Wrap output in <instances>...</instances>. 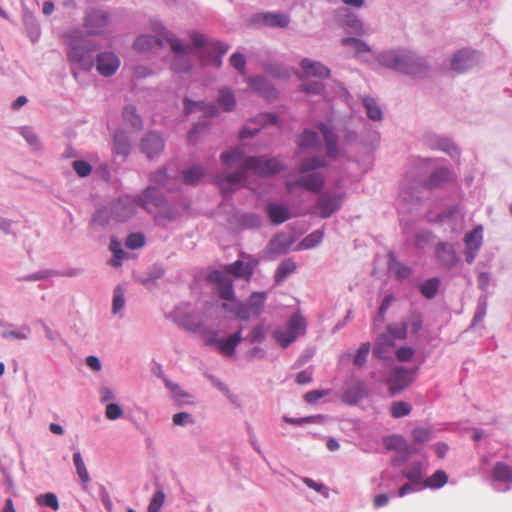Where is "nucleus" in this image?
Returning a JSON list of instances; mask_svg holds the SVG:
<instances>
[{"label": "nucleus", "mask_w": 512, "mask_h": 512, "mask_svg": "<svg viewBox=\"0 0 512 512\" xmlns=\"http://www.w3.org/2000/svg\"><path fill=\"white\" fill-rule=\"evenodd\" d=\"M67 39V59L71 66V73L78 78L79 71L89 72L95 65L94 53L98 50L95 41L86 37L85 33L73 28L65 33Z\"/></svg>", "instance_id": "1"}, {"label": "nucleus", "mask_w": 512, "mask_h": 512, "mask_svg": "<svg viewBox=\"0 0 512 512\" xmlns=\"http://www.w3.org/2000/svg\"><path fill=\"white\" fill-rule=\"evenodd\" d=\"M377 62L383 67L407 75H419L428 68L425 58L406 48L383 51L377 56Z\"/></svg>", "instance_id": "2"}, {"label": "nucleus", "mask_w": 512, "mask_h": 512, "mask_svg": "<svg viewBox=\"0 0 512 512\" xmlns=\"http://www.w3.org/2000/svg\"><path fill=\"white\" fill-rule=\"evenodd\" d=\"M328 166L329 161L324 156L314 155L303 158L297 167V172L300 174L296 179L297 187L320 193L325 186V176L318 170Z\"/></svg>", "instance_id": "3"}, {"label": "nucleus", "mask_w": 512, "mask_h": 512, "mask_svg": "<svg viewBox=\"0 0 512 512\" xmlns=\"http://www.w3.org/2000/svg\"><path fill=\"white\" fill-rule=\"evenodd\" d=\"M265 302V292H253L247 302L223 303L222 308L232 313L235 318L248 321L251 318H258L262 314Z\"/></svg>", "instance_id": "4"}, {"label": "nucleus", "mask_w": 512, "mask_h": 512, "mask_svg": "<svg viewBox=\"0 0 512 512\" xmlns=\"http://www.w3.org/2000/svg\"><path fill=\"white\" fill-rule=\"evenodd\" d=\"M340 187L341 180H338L335 183V189H327L320 192L316 202V208L322 219L330 218L342 208L346 193L339 190Z\"/></svg>", "instance_id": "5"}, {"label": "nucleus", "mask_w": 512, "mask_h": 512, "mask_svg": "<svg viewBox=\"0 0 512 512\" xmlns=\"http://www.w3.org/2000/svg\"><path fill=\"white\" fill-rule=\"evenodd\" d=\"M161 28L162 33H160V35L165 38V42L169 44L171 50L175 54L171 63L172 69L176 72L189 71L192 68V61L188 48L180 39L172 36L165 27Z\"/></svg>", "instance_id": "6"}, {"label": "nucleus", "mask_w": 512, "mask_h": 512, "mask_svg": "<svg viewBox=\"0 0 512 512\" xmlns=\"http://www.w3.org/2000/svg\"><path fill=\"white\" fill-rule=\"evenodd\" d=\"M244 169H250L258 176L267 177L284 171L286 166L278 157L249 156L244 158Z\"/></svg>", "instance_id": "7"}, {"label": "nucleus", "mask_w": 512, "mask_h": 512, "mask_svg": "<svg viewBox=\"0 0 512 512\" xmlns=\"http://www.w3.org/2000/svg\"><path fill=\"white\" fill-rule=\"evenodd\" d=\"M111 19L109 14L98 8H89L85 11L83 27L90 36H104L108 33Z\"/></svg>", "instance_id": "8"}, {"label": "nucleus", "mask_w": 512, "mask_h": 512, "mask_svg": "<svg viewBox=\"0 0 512 512\" xmlns=\"http://www.w3.org/2000/svg\"><path fill=\"white\" fill-rule=\"evenodd\" d=\"M305 330V319L300 314L295 313L291 316L287 328L275 330L273 337L281 347L287 348L297 339L298 335L303 334Z\"/></svg>", "instance_id": "9"}, {"label": "nucleus", "mask_w": 512, "mask_h": 512, "mask_svg": "<svg viewBox=\"0 0 512 512\" xmlns=\"http://www.w3.org/2000/svg\"><path fill=\"white\" fill-rule=\"evenodd\" d=\"M418 370L419 367L409 369L403 366H395L387 379L391 394L395 395L407 388L413 382Z\"/></svg>", "instance_id": "10"}, {"label": "nucleus", "mask_w": 512, "mask_h": 512, "mask_svg": "<svg viewBox=\"0 0 512 512\" xmlns=\"http://www.w3.org/2000/svg\"><path fill=\"white\" fill-rule=\"evenodd\" d=\"M229 50V45L222 41H214L203 51H196L197 56L204 66H211L219 69L222 66V57Z\"/></svg>", "instance_id": "11"}, {"label": "nucleus", "mask_w": 512, "mask_h": 512, "mask_svg": "<svg viewBox=\"0 0 512 512\" xmlns=\"http://www.w3.org/2000/svg\"><path fill=\"white\" fill-rule=\"evenodd\" d=\"M207 281L215 285L221 299L231 302L234 301L235 292L232 279L221 271L214 270L208 274Z\"/></svg>", "instance_id": "12"}, {"label": "nucleus", "mask_w": 512, "mask_h": 512, "mask_svg": "<svg viewBox=\"0 0 512 512\" xmlns=\"http://www.w3.org/2000/svg\"><path fill=\"white\" fill-rule=\"evenodd\" d=\"M247 170L244 169L243 163L241 169L227 175L217 174L214 176L213 181L220 187L224 196H229L236 190L239 183L246 178Z\"/></svg>", "instance_id": "13"}, {"label": "nucleus", "mask_w": 512, "mask_h": 512, "mask_svg": "<svg viewBox=\"0 0 512 512\" xmlns=\"http://www.w3.org/2000/svg\"><path fill=\"white\" fill-rule=\"evenodd\" d=\"M164 147L165 142L162 135L155 131L146 133L139 144L140 151L150 160L161 154Z\"/></svg>", "instance_id": "14"}, {"label": "nucleus", "mask_w": 512, "mask_h": 512, "mask_svg": "<svg viewBox=\"0 0 512 512\" xmlns=\"http://www.w3.org/2000/svg\"><path fill=\"white\" fill-rule=\"evenodd\" d=\"M480 61L476 51L469 49L459 50L451 59V69L458 73L466 72L475 67Z\"/></svg>", "instance_id": "15"}, {"label": "nucleus", "mask_w": 512, "mask_h": 512, "mask_svg": "<svg viewBox=\"0 0 512 512\" xmlns=\"http://www.w3.org/2000/svg\"><path fill=\"white\" fill-rule=\"evenodd\" d=\"M95 64L101 76L110 77L117 72L120 66V59L114 52L102 51L97 54Z\"/></svg>", "instance_id": "16"}, {"label": "nucleus", "mask_w": 512, "mask_h": 512, "mask_svg": "<svg viewBox=\"0 0 512 512\" xmlns=\"http://www.w3.org/2000/svg\"><path fill=\"white\" fill-rule=\"evenodd\" d=\"M435 256L438 265L446 270L454 268L458 262V257L453 245L447 242H439L437 244Z\"/></svg>", "instance_id": "17"}, {"label": "nucleus", "mask_w": 512, "mask_h": 512, "mask_svg": "<svg viewBox=\"0 0 512 512\" xmlns=\"http://www.w3.org/2000/svg\"><path fill=\"white\" fill-rule=\"evenodd\" d=\"M367 395L368 389L365 383L360 379H354L342 392L341 400L345 404L356 405Z\"/></svg>", "instance_id": "18"}, {"label": "nucleus", "mask_w": 512, "mask_h": 512, "mask_svg": "<svg viewBox=\"0 0 512 512\" xmlns=\"http://www.w3.org/2000/svg\"><path fill=\"white\" fill-rule=\"evenodd\" d=\"M165 202L164 195L152 186L147 187L137 200L138 205L148 212H153L154 209L162 207Z\"/></svg>", "instance_id": "19"}, {"label": "nucleus", "mask_w": 512, "mask_h": 512, "mask_svg": "<svg viewBox=\"0 0 512 512\" xmlns=\"http://www.w3.org/2000/svg\"><path fill=\"white\" fill-rule=\"evenodd\" d=\"M137 201L130 199H118L111 204L112 217L118 221L124 222L136 213Z\"/></svg>", "instance_id": "20"}, {"label": "nucleus", "mask_w": 512, "mask_h": 512, "mask_svg": "<svg viewBox=\"0 0 512 512\" xmlns=\"http://www.w3.org/2000/svg\"><path fill=\"white\" fill-rule=\"evenodd\" d=\"M252 21L268 27L286 28L290 23V18L283 13L264 12L255 14Z\"/></svg>", "instance_id": "21"}, {"label": "nucleus", "mask_w": 512, "mask_h": 512, "mask_svg": "<svg viewBox=\"0 0 512 512\" xmlns=\"http://www.w3.org/2000/svg\"><path fill=\"white\" fill-rule=\"evenodd\" d=\"M3 330L1 337L6 340H28L31 336L32 330L28 324L14 325L12 323H1Z\"/></svg>", "instance_id": "22"}, {"label": "nucleus", "mask_w": 512, "mask_h": 512, "mask_svg": "<svg viewBox=\"0 0 512 512\" xmlns=\"http://www.w3.org/2000/svg\"><path fill=\"white\" fill-rule=\"evenodd\" d=\"M302 70L310 77L327 79L330 76V69L321 62L304 58L300 62Z\"/></svg>", "instance_id": "23"}, {"label": "nucleus", "mask_w": 512, "mask_h": 512, "mask_svg": "<svg viewBox=\"0 0 512 512\" xmlns=\"http://www.w3.org/2000/svg\"><path fill=\"white\" fill-rule=\"evenodd\" d=\"M394 337L387 333L380 334L375 340L373 355L379 359H387L389 350L394 347Z\"/></svg>", "instance_id": "24"}, {"label": "nucleus", "mask_w": 512, "mask_h": 512, "mask_svg": "<svg viewBox=\"0 0 512 512\" xmlns=\"http://www.w3.org/2000/svg\"><path fill=\"white\" fill-rule=\"evenodd\" d=\"M250 87L262 94L265 98L271 100L277 97V92L273 85L263 76H255L249 80Z\"/></svg>", "instance_id": "25"}, {"label": "nucleus", "mask_w": 512, "mask_h": 512, "mask_svg": "<svg viewBox=\"0 0 512 512\" xmlns=\"http://www.w3.org/2000/svg\"><path fill=\"white\" fill-rule=\"evenodd\" d=\"M113 152L126 159L131 152V142L124 130H117L113 136Z\"/></svg>", "instance_id": "26"}, {"label": "nucleus", "mask_w": 512, "mask_h": 512, "mask_svg": "<svg viewBox=\"0 0 512 512\" xmlns=\"http://www.w3.org/2000/svg\"><path fill=\"white\" fill-rule=\"evenodd\" d=\"M387 258L388 270L393 273L398 280H404L410 277L412 270L407 265L400 262L394 252L390 251Z\"/></svg>", "instance_id": "27"}, {"label": "nucleus", "mask_w": 512, "mask_h": 512, "mask_svg": "<svg viewBox=\"0 0 512 512\" xmlns=\"http://www.w3.org/2000/svg\"><path fill=\"white\" fill-rule=\"evenodd\" d=\"M161 27L164 26L162 24H158V26L156 27V31L160 37L159 39H156L155 37L150 35H141L135 40L133 45L134 48L139 51H146L153 48L155 45L162 46L163 41H165V38L162 35H160V33H162Z\"/></svg>", "instance_id": "28"}, {"label": "nucleus", "mask_w": 512, "mask_h": 512, "mask_svg": "<svg viewBox=\"0 0 512 512\" xmlns=\"http://www.w3.org/2000/svg\"><path fill=\"white\" fill-rule=\"evenodd\" d=\"M343 25L346 31L350 34H356L359 36L369 34V30L365 28L361 19L351 11H348L346 14Z\"/></svg>", "instance_id": "29"}, {"label": "nucleus", "mask_w": 512, "mask_h": 512, "mask_svg": "<svg viewBox=\"0 0 512 512\" xmlns=\"http://www.w3.org/2000/svg\"><path fill=\"white\" fill-rule=\"evenodd\" d=\"M242 327L232 333L228 338L221 339L219 351L224 356H232L235 353L237 345L243 340Z\"/></svg>", "instance_id": "30"}, {"label": "nucleus", "mask_w": 512, "mask_h": 512, "mask_svg": "<svg viewBox=\"0 0 512 512\" xmlns=\"http://www.w3.org/2000/svg\"><path fill=\"white\" fill-rule=\"evenodd\" d=\"M270 221L274 225H280L290 218V213L287 207L279 204L270 203L266 208Z\"/></svg>", "instance_id": "31"}, {"label": "nucleus", "mask_w": 512, "mask_h": 512, "mask_svg": "<svg viewBox=\"0 0 512 512\" xmlns=\"http://www.w3.org/2000/svg\"><path fill=\"white\" fill-rule=\"evenodd\" d=\"M298 145L303 150H305V149H320L321 148V142H320L317 132L310 130V129H305L301 133V135L299 137Z\"/></svg>", "instance_id": "32"}, {"label": "nucleus", "mask_w": 512, "mask_h": 512, "mask_svg": "<svg viewBox=\"0 0 512 512\" xmlns=\"http://www.w3.org/2000/svg\"><path fill=\"white\" fill-rule=\"evenodd\" d=\"M296 263L288 258L283 260L277 267L274 275V281L276 284H281L285 279L296 271Z\"/></svg>", "instance_id": "33"}, {"label": "nucleus", "mask_w": 512, "mask_h": 512, "mask_svg": "<svg viewBox=\"0 0 512 512\" xmlns=\"http://www.w3.org/2000/svg\"><path fill=\"white\" fill-rule=\"evenodd\" d=\"M109 215L104 208L97 209L89 223L91 233H97L99 229H105L109 224Z\"/></svg>", "instance_id": "34"}, {"label": "nucleus", "mask_w": 512, "mask_h": 512, "mask_svg": "<svg viewBox=\"0 0 512 512\" xmlns=\"http://www.w3.org/2000/svg\"><path fill=\"white\" fill-rule=\"evenodd\" d=\"M226 271L236 278L249 279L252 276V268L249 264L244 263L242 260H236L226 267Z\"/></svg>", "instance_id": "35"}, {"label": "nucleus", "mask_w": 512, "mask_h": 512, "mask_svg": "<svg viewBox=\"0 0 512 512\" xmlns=\"http://www.w3.org/2000/svg\"><path fill=\"white\" fill-rule=\"evenodd\" d=\"M492 479L497 482H512V468L505 462H497L492 470Z\"/></svg>", "instance_id": "36"}, {"label": "nucleus", "mask_w": 512, "mask_h": 512, "mask_svg": "<svg viewBox=\"0 0 512 512\" xmlns=\"http://www.w3.org/2000/svg\"><path fill=\"white\" fill-rule=\"evenodd\" d=\"M402 475L412 484H421L423 481V464L420 461L413 462L408 469L402 471Z\"/></svg>", "instance_id": "37"}, {"label": "nucleus", "mask_w": 512, "mask_h": 512, "mask_svg": "<svg viewBox=\"0 0 512 512\" xmlns=\"http://www.w3.org/2000/svg\"><path fill=\"white\" fill-rule=\"evenodd\" d=\"M363 106L366 109L367 117L372 121H380L383 117L382 110L376 100L371 96L363 98Z\"/></svg>", "instance_id": "38"}, {"label": "nucleus", "mask_w": 512, "mask_h": 512, "mask_svg": "<svg viewBox=\"0 0 512 512\" xmlns=\"http://www.w3.org/2000/svg\"><path fill=\"white\" fill-rule=\"evenodd\" d=\"M450 171L442 167L434 171L427 179L426 185L430 188H437L444 185L449 180Z\"/></svg>", "instance_id": "39"}, {"label": "nucleus", "mask_w": 512, "mask_h": 512, "mask_svg": "<svg viewBox=\"0 0 512 512\" xmlns=\"http://www.w3.org/2000/svg\"><path fill=\"white\" fill-rule=\"evenodd\" d=\"M292 243L293 240L278 235L269 242V250L275 255L285 254Z\"/></svg>", "instance_id": "40"}, {"label": "nucleus", "mask_w": 512, "mask_h": 512, "mask_svg": "<svg viewBox=\"0 0 512 512\" xmlns=\"http://www.w3.org/2000/svg\"><path fill=\"white\" fill-rule=\"evenodd\" d=\"M73 463H74V466L76 469V473H77L81 483L83 484V488L85 489L88 482L90 481V476H89V473L87 471L86 465L83 461L80 451H76L73 454Z\"/></svg>", "instance_id": "41"}, {"label": "nucleus", "mask_w": 512, "mask_h": 512, "mask_svg": "<svg viewBox=\"0 0 512 512\" xmlns=\"http://www.w3.org/2000/svg\"><path fill=\"white\" fill-rule=\"evenodd\" d=\"M483 229L482 226H476L472 231L467 233L464 237L466 248L479 250L482 246Z\"/></svg>", "instance_id": "42"}, {"label": "nucleus", "mask_w": 512, "mask_h": 512, "mask_svg": "<svg viewBox=\"0 0 512 512\" xmlns=\"http://www.w3.org/2000/svg\"><path fill=\"white\" fill-rule=\"evenodd\" d=\"M124 121L132 127L140 129L142 127V119L137 113V108L133 104L125 105L122 112Z\"/></svg>", "instance_id": "43"}, {"label": "nucleus", "mask_w": 512, "mask_h": 512, "mask_svg": "<svg viewBox=\"0 0 512 512\" xmlns=\"http://www.w3.org/2000/svg\"><path fill=\"white\" fill-rule=\"evenodd\" d=\"M217 102L225 111H232L236 105V99L233 91L228 88L221 89L217 97Z\"/></svg>", "instance_id": "44"}, {"label": "nucleus", "mask_w": 512, "mask_h": 512, "mask_svg": "<svg viewBox=\"0 0 512 512\" xmlns=\"http://www.w3.org/2000/svg\"><path fill=\"white\" fill-rule=\"evenodd\" d=\"M342 46H350L355 50L357 56L371 52V47L363 40L355 37L341 39Z\"/></svg>", "instance_id": "45"}, {"label": "nucleus", "mask_w": 512, "mask_h": 512, "mask_svg": "<svg viewBox=\"0 0 512 512\" xmlns=\"http://www.w3.org/2000/svg\"><path fill=\"white\" fill-rule=\"evenodd\" d=\"M205 175L204 168L200 165H194L184 170L182 173L183 182L187 185H195Z\"/></svg>", "instance_id": "46"}, {"label": "nucleus", "mask_w": 512, "mask_h": 512, "mask_svg": "<svg viewBox=\"0 0 512 512\" xmlns=\"http://www.w3.org/2000/svg\"><path fill=\"white\" fill-rule=\"evenodd\" d=\"M440 280L438 278H430L420 284L419 290L421 294L427 299H433L439 289Z\"/></svg>", "instance_id": "47"}, {"label": "nucleus", "mask_w": 512, "mask_h": 512, "mask_svg": "<svg viewBox=\"0 0 512 512\" xmlns=\"http://www.w3.org/2000/svg\"><path fill=\"white\" fill-rule=\"evenodd\" d=\"M388 449L396 450L400 453H404L405 457L401 463L405 462L409 455V445L406 440L400 435H394L391 437L390 442L387 445Z\"/></svg>", "instance_id": "48"}, {"label": "nucleus", "mask_w": 512, "mask_h": 512, "mask_svg": "<svg viewBox=\"0 0 512 512\" xmlns=\"http://www.w3.org/2000/svg\"><path fill=\"white\" fill-rule=\"evenodd\" d=\"M448 481V476L443 470H437L424 481V487L438 489Z\"/></svg>", "instance_id": "49"}, {"label": "nucleus", "mask_w": 512, "mask_h": 512, "mask_svg": "<svg viewBox=\"0 0 512 512\" xmlns=\"http://www.w3.org/2000/svg\"><path fill=\"white\" fill-rule=\"evenodd\" d=\"M324 233L321 230H315L299 243L300 249H312L318 246L323 240Z\"/></svg>", "instance_id": "50"}, {"label": "nucleus", "mask_w": 512, "mask_h": 512, "mask_svg": "<svg viewBox=\"0 0 512 512\" xmlns=\"http://www.w3.org/2000/svg\"><path fill=\"white\" fill-rule=\"evenodd\" d=\"M431 145L433 148L442 150L451 156L458 155L456 146L448 138L436 136L434 138V143Z\"/></svg>", "instance_id": "51"}, {"label": "nucleus", "mask_w": 512, "mask_h": 512, "mask_svg": "<svg viewBox=\"0 0 512 512\" xmlns=\"http://www.w3.org/2000/svg\"><path fill=\"white\" fill-rule=\"evenodd\" d=\"M36 503L39 506L50 507L51 509H53L55 511L59 509L58 497L55 493H52V492L38 495L36 497Z\"/></svg>", "instance_id": "52"}, {"label": "nucleus", "mask_w": 512, "mask_h": 512, "mask_svg": "<svg viewBox=\"0 0 512 512\" xmlns=\"http://www.w3.org/2000/svg\"><path fill=\"white\" fill-rule=\"evenodd\" d=\"M487 304H488L487 295L486 294L481 295L478 299V304H477L476 312L473 317L471 328L475 327L477 325V323L481 322L484 319V317L486 315V311H487Z\"/></svg>", "instance_id": "53"}, {"label": "nucleus", "mask_w": 512, "mask_h": 512, "mask_svg": "<svg viewBox=\"0 0 512 512\" xmlns=\"http://www.w3.org/2000/svg\"><path fill=\"white\" fill-rule=\"evenodd\" d=\"M109 249L113 253V257L109 261L110 265L113 267H119L122 263L124 254L120 242L115 239H111Z\"/></svg>", "instance_id": "54"}, {"label": "nucleus", "mask_w": 512, "mask_h": 512, "mask_svg": "<svg viewBox=\"0 0 512 512\" xmlns=\"http://www.w3.org/2000/svg\"><path fill=\"white\" fill-rule=\"evenodd\" d=\"M371 350V344L370 342H363L361 343L360 347L358 348L354 358H353V364L357 367H362L367 362L368 354Z\"/></svg>", "instance_id": "55"}, {"label": "nucleus", "mask_w": 512, "mask_h": 512, "mask_svg": "<svg viewBox=\"0 0 512 512\" xmlns=\"http://www.w3.org/2000/svg\"><path fill=\"white\" fill-rule=\"evenodd\" d=\"M400 198L404 201L412 204H417L420 202L421 197L418 191V185H412L410 187L403 188L400 192Z\"/></svg>", "instance_id": "56"}, {"label": "nucleus", "mask_w": 512, "mask_h": 512, "mask_svg": "<svg viewBox=\"0 0 512 512\" xmlns=\"http://www.w3.org/2000/svg\"><path fill=\"white\" fill-rule=\"evenodd\" d=\"M58 274H59V271H57V270L46 269V270L37 271L35 273L21 277V278H19V281H27V282L39 281V280L48 279V278H51L54 276H58Z\"/></svg>", "instance_id": "57"}, {"label": "nucleus", "mask_w": 512, "mask_h": 512, "mask_svg": "<svg viewBox=\"0 0 512 512\" xmlns=\"http://www.w3.org/2000/svg\"><path fill=\"white\" fill-rule=\"evenodd\" d=\"M408 322L402 320L399 324H391L387 327V334H390L395 339L403 340L406 337Z\"/></svg>", "instance_id": "58"}, {"label": "nucleus", "mask_w": 512, "mask_h": 512, "mask_svg": "<svg viewBox=\"0 0 512 512\" xmlns=\"http://www.w3.org/2000/svg\"><path fill=\"white\" fill-rule=\"evenodd\" d=\"M19 133L26 140V142L34 149L40 148V141L36 133L29 126H23L19 128Z\"/></svg>", "instance_id": "59"}, {"label": "nucleus", "mask_w": 512, "mask_h": 512, "mask_svg": "<svg viewBox=\"0 0 512 512\" xmlns=\"http://www.w3.org/2000/svg\"><path fill=\"white\" fill-rule=\"evenodd\" d=\"M412 407L404 401H396L391 405V415L394 418H401L410 414Z\"/></svg>", "instance_id": "60"}, {"label": "nucleus", "mask_w": 512, "mask_h": 512, "mask_svg": "<svg viewBox=\"0 0 512 512\" xmlns=\"http://www.w3.org/2000/svg\"><path fill=\"white\" fill-rule=\"evenodd\" d=\"M266 337V331L263 325L255 326L248 335L243 338L248 341L250 344H258L262 343Z\"/></svg>", "instance_id": "61"}, {"label": "nucleus", "mask_w": 512, "mask_h": 512, "mask_svg": "<svg viewBox=\"0 0 512 512\" xmlns=\"http://www.w3.org/2000/svg\"><path fill=\"white\" fill-rule=\"evenodd\" d=\"M24 24L27 27L29 38L35 42L40 36V28L36 19L32 15L25 16Z\"/></svg>", "instance_id": "62"}, {"label": "nucleus", "mask_w": 512, "mask_h": 512, "mask_svg": "<svg viewBox=\"0 0 512 512\" xmlns=\"http://www.w3.org/2000/svg\"><path fill=\"white\" fill-rule=\"evenodd\" d=\"M123 414V409L117 403L111 402L105 407V417L110 421L118 420L123 416Z\"/></svg>", "instance_id": "63"}, {"label": "nucleus", "mask_w": 512, "mask_h": 512, "mask_svg": "<svg viewBox=\"0 0 512 512\" xmlns=\"http://www.w3.org/2000/svg\"><path fill=\"white\" fill-rule=\"evenodd\" d=\"M165 500V494L163 490H157L148 505V512H159Z\"/></svg>", "instance_id": "64"}]
</instances>
